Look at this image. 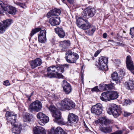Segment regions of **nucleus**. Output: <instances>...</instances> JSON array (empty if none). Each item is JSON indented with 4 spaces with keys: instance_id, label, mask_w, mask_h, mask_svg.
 <instances>
[{
    "instance_id": "27",
    "label": "nucleus",
    "mask_w": 134,
    "mask_h": 134,
    "mask_svg": "<svg viewBox=\"0 0 134 134\" xmlns=\"http://www.w3.org/2000/svg\"><path fill=\"white\" fill-rule=\"evenodd\" d=\"M85 23H83V25L81 26V28L83 30H86L90 27L91 25L88 21L86 20H85L84 21Z\"/></svg>"
},
{
    "instance_id": "36",
    "label": "nucleus",
    "mask_w": 134,
    "mask_h": 134,
    "mask_svg": "<svg viewBox=\"0 0 134 134\" xmlns=\"http://www.w3.org/2000/svg\"><path fill=\"white\" fill-rule=\"evenodd\" d=\"M23 118L25 121H30V114L28 113L26 114L23 116Z\"/></svg>"
},
{
    "instance_id": "38",
    "label": "nucleus",
    "mask_w": 134,
    "mask_h": 134,
    "mask_svg": "<svg viewBox=\"0 0 134 134\" xmlns=\"http://www.w3.org/2000/svg\"><path fill=\"white\" fill-rule=\"evenodd\" d=\"M38 39L39 41L42 43H45L46 41V37L42 36H38Z\"/></svg>"
},
{
    "instance_id": "44",
    "label": "nucleus",
    "mask_w": 134,
    "mask_h": 134,
    "mask_svg": "<svg viewBox=\"0 0 134 134\" xmlns=\"http://www.w3.org/2000/svg\"><path fill=\"white\" fill-rule=\"evenodd\" d=\"M16 4L17 5H18L20 7H21L22 8H26V6L25 5V4L24 3L23 4L21 3L17 2Z\"/></svg>"
},
{
    "instance_id": "24",
    "label": "nucleus",
    "mask_w": 134,
    "mask_h": 134,
    "mask_svg": "<svg viewBox=\"0 0 134 134\" xmlns=\"http://www.w3.org/2000/svg\"><path fill=\"white\" fill-rule=\"evenodd\" d=\"M108 92L109 93L110 100L116 99L118 97V95L117 92L110 91Z\"/></svg>"
},
{
    "instance_id": "53",
    "label": "nucleus",
    "mask_w": 134,
    "mask_h": 134,
    "mask_svg": "<svg viewBox=\"0 0 134 134\" xmlns=\"http://www.w3.org/2000/svg\"><path fill=\"white\" fill-rule=\"evenodd\" d=\"M4 4L2 2H0V13L1 12V9H2V6H3Z\"/></svg>"
},
{
    "instance_id": "42",
    "label": "nucleus",
    "mask_w": 134,
    "mask_h": 134,
    "mask_svg": "<svg viewBox=\"0 0 134 134\" xmlns=\"http://www.w3.org/2000/svg\"><path fill=\"white\" fill-rule=\"evenodd\" d=\"M45 114L41 112H39L37 115V116L38 119H40V120L42 119V117Z\"/></svg>"
},
{
    "instance_id": "7",
    "label": "nucleus",
    "mask_w": 134,
    "mask_h": 134,
    "mask_svg": "<svg viewBox=\"0 0 134 134\" xmlns=\"http://www.w3.org/2000/svg\"><path fill=\"white\" fill-rule=\"evenodd\" d=\"M96 13V10L94 8L88 7L83 11L82 16L84 18L88 19L90 17H93Z\"/></svg>"
},
{
    "instance_id": "19",
    "label": "nucleus",
    "mask_w": 134,
    "mask_h": 134,
    "mask_svg": "<svg viewBox=\"0 0 134 134\" xmlns=\"http://www.w3.org/2000/svg\"><path fill=\"white\" fill-rule=\"evenodd\" d=\"M55 30L56 33L60 38H62L64 37L65 36V32L62 28L57 27L55 28Z\"/></svg>"
},
{
    "instance_id": "34",
    "label": "nucleus",
    "mask_w": 134,
    "mask_h": 134,
    "mask_svg": "<svg viewBox=\"0 0 134 134\" xmlns=\"http://www.w3.org/2000/svg\"><path fill=\"white\" fill-rule=\"evenodd\" d=\"M48 109L52 114L56 111V110H58L55 108V106L53 105H51L48 108Z\"/></svg>"
},
{
    "instance_id": "46",
    "label": "nucleus",
    "mask_w": 134,
    "mask_h": 134,
    "mask_svg": "<svg viewBox=\"0 0 134 134\" xmlns=\"http://www.w3.org/2000/svg\"><path fill=\"white\" fill-rule=\"evenodd\" d=\"M130 34L134 37V27L131 28L130 30Z\"/></svg>"
},
{
    "instance_id": "28",
    "label": "nucleus",
    "mask_w": 134,
    "mask_h": 134,
    "mask_svg": "<svg viewBox=\"0 0 134 134\" xmlns=\"http://www.w3.org/2000/svg\"><path fill=\"white\" fill-rule=\"evenodd\" d=\"M70 41H64L61 42L60 44V46L64 48H66L69 45Z\"/></svg>"
},
{
    "instance_id": "18",
    "label": "nucleus",
    "mask_w": 134,
    "mask_h": 134,
    "mask_svg": "<svg viewBox=\"0 0 134 134\" xmlns=\"http://www.w3.org/2000/svg\"><path fill=\"white\" fill-rule=\"evenodd\" d=\"M42 63L41 59L40 58H37L31 61V65L32 68L34 69L37 66L41 65Z\"/></svg>"
},
{
    "instance_id": "30",
    "label": "nucleus",
    "mask_w": 134,
    "mask_h": 134,
    "mask_svg": "<svg viewBox=\"0 0 134 134\" xmlns=\"http://www.w3.org/2000/svg\"><path fill=\"white\" fill-rule=\"evenodd\" d=\"M7 28L6 26H5L4 24L2 23H0V34H2L4 33L5 31Z\"/></svg>"
},
{
    "instance_id": "41",
    "label": "nucleus",
    "mask_w": 134,
    "mask_h": 134,
    "mask_svg": "<svg viewBox=\"0 0 134 134\" xmlns=\"http://www.w3.org/2000/svg\"><path fill=\"white\" fill-rule=\"evenodd\" d=\"M55 122L58 123V124H64V122L63 121V120L61 118V117L60 118H59L58 119H57V121L55 120L54 121Z\"/></svg>"
},
{
    "instance_id": "25",
    "label": "nucleus",
    "mask_w": 134,
    "mask_h": 134,
    "mask_svg": "<svg viewBox=\"0 0 134 134\" xmlns=\"http://www.w3.org/2000/svg\"><path fill=\"white\" fill-rule=\"evenodd\" d=\"M49 121V117L45 114L42 117V119L40 120V121L39 123L40 125H43L45 124L48 122Z\"/></svg>"
},
{
    "instance_id": "49",
    "label": "nucleus",
    "mask_w": 134,
    "mask_h": 134,
    "mask_svg": "<svg viewBox=\"0 0 134 134\" xmlns=\"http://www.w3.org/2000/svg\"><path fill=\"white\" fill-rule=\"evenodd\" d=\"M115 45L119 46H124V44L119 42H117L115 43Z\"/></svg>"
},
{
    "instance_id": "47",
    "label": "nucleus",
    "mask_w": 134,
    "mask_h": 134,
    "mask_svg": "<svg viewBox=\"0 0 134 134\" xmlns=\"http://www.w3.org/2000/svg\"><path fill=\"white\" fill-rule=\"evenodd\" d=\"M91 91L92 92L96 91L98 92L99 91V90L98 88V86H97L94 87L93 88H92Z\"/></svg>"
},
{
    "instance_id": "33",
    "label": "nucleus",
    "mask_w": 134,
    "mask_h": 134,
    "mask_svg": "<svg viewBox=\"0 0 134 134\" xmlns=\"http://www.w3.org/2000/svg\"><path fill=\"white\" fill-rule=\"evenodd\" d=\"M103 87H104V88H102V90H108L109 89H111L113 88V86L111 84L106 85L105 84L104 85V86L103 85Z\"/></svg>"
},
{
    "instance_id": "52",
    "label": "nucleus",
    "mask_w": 134,
    "mask_h": 134,
    "mask_svg": "<svg viewBox=\"0 0 134 134\" xmlns=\"http://www.w3.org/2000/svg\"><path fill=\"white\" fill-rule=\"evenodd\" d=\"M130 114L129 113H128L126 112H124L123 114L125 116H129Z\"/></svg>"
},
{
    "instance_id": "29",
    "label": "nucleus",
    "mask_w": 134,
    "mask_h": 134,
    "mask_svg": "<svg viewBox=\"0 0 134 134\" xmlns=\"http://www.w3.org/2000/svg\"><path fill=\"white\" fill-rule=\"evenodd\" d=\"M89 30L86 32L87 33L90 35H92L96 30V28L94 26H90Z\"/></svg>"
},
{
    "instance_id": "6",
    "label": "nucleus",
    "mask_w": 134,
    "mask_h": 134,
    "mask_svg": "<svg viewBox=\"0 0 134 134\" xmlns=\"http://www.w3.org/2000/svg\"><path fill=\"white\" fill-rule=\"evenodd\" d=\"M108 60V58L101 57L99 58L98 62L96 63V65L100 70L107 71L108 70L107 64Z\"/></svg>"
},
{
    "instance_id": "17",
    "label": "nucleus",
    "mask_w": 134,
    "mask_h": 134,
    "mask_svg": "<svg viewBox=\"0 0 134 134\" xmlns=\"http://www.w3.org/2000/svg\"><path fill=\"white\" fill-rule=\"evenodd\" d=\"M49 22L52 25H58L60 22V18L58 17H52L49 20Z\"/></svg>"
},
{
    "instance_id": "60",
    "label": "nucleus",
    "mask_w": 134,
    "mask_h": 134,
    "mask_svg": "<svg viewBox=\"0 0 134 134\" xmlns=\"http://www.w3.org/2000/svg\"><path fill=\"white\" fill-rule=\"evenodd\" d=\"M83 78L81 77V80L83 81Z\"/></svg>"
},
{
    "instance_id": "43",
    "label": "nucleus",
    "mask_w": 134,
    "mask_h": 134,
    "mask_svg": "<svg viewBox=\"0 0 134 134\" xmlns=\"http://www.w3.org/2000/svg\"><path fill=\"white\" fill-rule=\"evenodd\" d=\"M133 101L129 99H125L124 103V105H130L132 103Z\"/></svg>"
},
{
    "instance_id": "58",
    "label": "nucleus",
    "mask_w": 134,
    "mask_h": 134,
    "mask_svg": "<svg viewBox=\"0 0 134 134\" xmlns=\"http://www.w3.org/2000/svg\"><path fill=\"white\" fill-rule=\"evenodd\" d=\"M130 129H131V130H132V127H130Z\"/></svg>"
},
{
    "instance_id": "32",
    "label": "nucleus",
    "mask_w": 134,
    "mask_h": 134,
    "mask_svg": "<svg viewBox=\"0 0 134 134\" xmlns=\"http://www.w3.org/2000/svg\"><path fill=\"white\" fill-rule=\"evenodd\" d=\"M41 30L40 28H36L35 29H33L31 31L30 34V36L31 37H32L34 34L36 33L37 32L40 31Z\"/></svg>"
},
{
    "instance_id": "3",
    "label": "nucleus",
    "mask_w": 134,
    "mask_h": 134,
    "mask_svg": "<svg viewBox=\"0 0 134 134\" xmlns=\"http://www.w3.org/2000/svg\"><path fill=\"white\" fill-rule=\"evenodd\" d=\"M59 104L63 110H71L74 108L75 106V103L68 98L62 100Z\"/></svg>"
},
{
    "instance_id": "31",
    "label": "nucleus",
    "mask_w": 134,
    "mask_h": 134,
    "mask_svg": "<svg viewBox=\"0 0 134 134\" xmlns=\"http://www.w3.org/2000/svg\"><path fill=\"white\" fill-rule=\"evenodd\" d=\"M12 21L11 20H6L3 21L2 23L4 24L5 26H6V28H7V27L11 24Z\"/></svg>"
},
{
    "instance_id": "13",
    "label": "nucleus",
    "mask_w": 134,
    "mask_h": 134,
    "mask_svg": "<svg viewBox=\"0 0 134 134\" xmlns=\"http://www.w3.org/2000/svg\"><path fill=\"white\" fill-rule=\"evenodd\" d=\"M126 63L127 68L130 70L132 71L134 69V66L133 62L132 60L131 57L130 55L127 56Z\"/></svg>"
},
{
    "instance_id": "45",
    "label": "nucleus",
    "mask_w": 134,
    "mask_h": 134,
    "mask_svg": "<svg viewBox=\"0 0 134 134\" xmlns=\"http://www.w3.org/2000/svg\"><path fill=\"white\" fill-rule=\"evenodd\" d=\"M3 84L5 86H8L10 85V83L9 82L8 80H7L3 82Z\"/></svg>"
},
{
    "instance_id": "50",
    "label": "nucleus",
    "mask_w": 134,
    "mask_h": 134,
    "mask_svg": "<svg viewBox=\"0 0 134 134\" xmlns=\"http://www.w3.org/2000/svg\"><path fill=\"white\" fill-rule=\"evenodd\" d=\"M65 0H62V1L63 3H64V1ZM68 2L71 4H72L74 2V1L73 0H67Z\"/></svg>"
},
{
    "instance_id": "62",
    "label": "nucleus",
    "mask_w": 134,
    "mask_h": 134,
    "mask_svg": "<svg viewBox=\"0 0 134 134\" xmlns=\"http://www.w3.org/2000/svg\"><path fill=\"white\" fill-rule=\"evenodd\" d=\"M132 73L133 74V72H132Z\"/></svg>"
},
{
    "instance_id": "21",
    "label": "nucleus",
    "mask_w": 134,
    "mask_h": 134,
    "mask_svg": "<svg viewBox=\"0 0 134 134\" xmlns=\"http://www.w3.org/2000/svg\"><path fill=\"white\" fill-rule=\"evenodd\" d=\"M51 131H54V134H67V133L60 127H57L55 129L54 128H53Z\"/></svg>"
},
{
    "instance_id": "57",
    "label": "nucleus",
    "mask_w": 134,
    "mask_h": 134,
    "mask_svg": "<svg viewBox=\"0 0 134 134\" xmlns=\"http://www.w3.org/2000/svg\"><path fill=\"white\" fill-rule=\"evenodd\" d=\"M54 134V132L53 131L52 132L51 131V132H50L48 133V134Z\"/></svg>"
},
{
    "instance_id": "11",
    "label": "nucleus",
    "mask_w": 134,
    "mask_h": 134,
    "mask_svg": "<svg viewBox=\"0 0 134 134\" xmlns=\"http://www.w3.org/2000/svg\"><path fill=\"white\" fill-rule=\"evenodd\" d=\"M2 10L6 14H10L12 15H15L16 12V8L14 7L10 6H7L3 5L2 6Z\"/></svg>"
},
{
    "instance_id": "54",
    "label": "nucleus",
    "mask_w": 134,
    "mask_h": 134,
    "mask_svg": "<svg viewBox=\"0 0 134 134\" xmlns=\"http://www.w3.org/2000/svg\"><path fill=\"white\" fill-rule=\"evenodd\" d=\"M103 38H106L107 37V34L106 33H104L103 34Z\"/></svg>"
},
{
    "instance_id": "12",
    "label": "nucleus",
    "mask_w": 134,
    "mask_h": 134,
    "mask_svg": "<svg viewBox=\"0 0 134 134\" xmlns=\"http://www.w3.org/2000/svg\"><path fill=\"white\" fill-rule=\"evenodd\" d=\"M99 122L102 124L107 125L113 123L114 121L113 120L107 119L105 117H102L95 122L96 124L98 123Z\"/></svg>"
},
{
    "instance_id": "5",
    "label": "nucleus",
    "mask_w": 134,
    "mask_h": 134,
    "mask_svg": "<svg viewBox=\"0 0 134 134\" xmlns=\"http://www.w3.org/2000/svg\"><path fill=\"white\" fill-rule=\"evenodd\" d=\"M65 58L66 61L70 63H75L79 57L77 54L71 51H67L65 53Z\"/></svg>"
},
{
    "instance_id": "20",
    "label": "nucleus",
    "mask_w": 134,
    "mask_h": 134,
    "mask_svg": "<svg viewBox=\"0 0 134 134\" xmlns=\"http://www.w3.org/2000/svg\"><path fill=\"white\" fill-rule=\"evenodd\" d=\"M125 86L127 89L133 90L134 89V83L132 79H130L125 82Z\"/></svg>"
},
{
    "instance_id": "61",
    "label": "nucleus",
    "mask_w": 134,
    "mask_h": 134,
    "mask_svg": "<svg viewBox=\"0 0 134 134\" xmlns=\"http://www.w3.org/2000/svg\"><path fill=\"white\" fill-rule=\"evenodd\" d=\"M93 58H92V59H93Z\"/></svg>"
},
{
    "instance_id": "14",
    "label": "nucleus",
    "mask_w": 134,
    "mask_h": 134,
    "mask_svg": "<svg viewBox=\"0 0 134 134\" xmlns=\"http://www.w3.org/2000/svg\"><path fill=\"white\" fill-rule=\"evenodd\" d=\"M60 9L55 8L49 12L47 14V16L49 18L53 16H58L60 14Z\"/></svg>"
},
{
    "instance_id": "40",
    "label": "nucleus",
    "mask_w": 134,
    "mask_h": 134,
    "mask_svg": "<svg viewBox=\"0 0 134 134\" xmlns=\"http://www.w3.org/2000/svg\"><path fill=\"white\" fill-rule=\"evenodd\" d=\"M119 74L120 75V76L121 77H123L125 75V71L124 70L122 69H120Z\"/></svg>"
},
{
    "instance_id": "63",
    "label": "nucleus",
    "mask_w": 134,
    "mask_h": 134,
    "mask_svg": "<svg viewBox=\"0 0 134 134\" xmlns=\"http://www.w3.org/2000/svg\"><path fill=\"white\" fill-rule=\"evenodd\" d=\"M82 18H82L81 19H82Z\"/></svg>"
},
{
    "instance_id": "4",
    "label": "nucleus",
    "mask_w": 134,
    "mask_h": 134,
    "mask_svg": "<svg viewBox=\"0 0 134 134\" xmlns=\"http://www.w3.org/2000/svg\"><path fill=\"white\" fill-rule=\"evenodd\" d=\"M107 113L109 114H112L115 118H117L121 113V109L120 107L114 104H111L109 105Z\"/></svg>"
},
{
    "instance_id": "22",
    "label": "nucleus",
    "mask_w": 134,
    "mask_h": 134,
    "mask_svg": "<svg viewBox=\"0 0 134 134\" xmlns=\"http://www.w3.org/2000/svg\"><path fill=\"white\" fill-rule=\"evenodd\" d=\"M99 130L101 132L105 133H107L112 132V128L110 126H101L100 127Z\"/></svg>"
},
{
    "instance_id": "26",
    "label": "nucleus",
    "mask_w": 134,
    "mask_h": 134,
    "mask_svg": "<svg viewBox=\"0 0 134 134\" xmlns=\"http://www.w3.org/2000/svg\"><path fill=\"white\" fill-rule=\"evenodd\" d=\"M61 115V113L59 110H56L55 112H54L52 114V116L54 118V121L56 120L57 121V119L59 118H60Z\"/></svg>"
},
{
    "instance_id": "35",
    "label": "nucleus",
    "mask_w": 134,
    "mask_h": 134,
    "mask_svg": "<svg viewBox=\"0 0 134 134\" xmlns=\"http://www.w3.org/2000/svg\"><path fill=\"white\" fill-rule=\"evenodd\" d=\"M85 21V20L84 19H79L77 21L76 24L77 26L79 28H81V26H82L83 21Z\"/></svg>"
},
{
    "instance_id": "48",
    "label": "nucleus",
    "mask_w": 134,
    "mask_h": 134,
    "mask_svg": "<svg viewBox=\"0 0 134 134\" xmlns=\"http://www.w3.org/2000/svg\"><path fill=\"white\" fill-rule=\"evenodd\" d=\"M101 50H98L95 53L94 56L95 57H96L98 54L101 52Z\"/></svg>"
},
{
    "instance_id": "59",
    "label": "nucleus",
    "mask_w": 134,
    "mask_h": 134,
    "mask_svg": "<svg viewBox=\"0 0 134 134\" xmlns=\"http://www.w3.org/2000/svg\"><path fill=\"white\" fill-rule=\"evenodd\" d=\"M113 34V32H112L111 34L112 35Z\"/></svg>"
},
{
    "instance_id": "23",
    "label": "nucleus",
    "mask_w": 134,
    "mask_h": 134,
    "mask_svg": "<svg viewBox=\"0 0 134 134\" xmlns=\"http://www.w3.org/2000/svg\"><path fill=\"white\" fill-rule=\"evenodd\" d=\"M110 98L109 93L108 92L102 93L100 96L101 100L104 101H106L107 100H110Z\"/></svg>"
},
{
    "instance_id": "10",
    "label": "nucleus",
    "mask_w": 134,
    "mask_h": 134,
    "mask_svg": "<svg viewBox=\"0 0 134 134\" xmlns=\"http://www.w3.org/2000/svg\"><path fill=\"white\" fill-rule=\"evenodd\" d=\"M103 110V107L100 103H97L92 107L91 111L92 113L96 115H99L101 114Z\"/></svg>"
},
{
    "instance_id": "55",
    "label": "nucleus",
    "mask_w": 134,
    "mask_h": 134,
    "mask_svg": "<svg viewBox=\"0 0 134 134\" xmlns=\"http://www.w3.org/2000/svg\"><path fill=\"white\" fill-rule=\"evenodd\" d=\"M32 94H31L30 96L26 95V96H27V97L28 98V99L29 100H30V98L32 96Z\"/></svg>"
},
{
    "instance_id": "51",
    "label": "nucleus",
    "mask_w": 134,
    "mask_h": 134,
    "mask_svg": "<svg viewBox=\"0 0 134 134\" xmlns=\"http://www.w3.org/2000/svg\"><path fill=\"white\" fill-rule=\"evenodd\" d=\"M114 43V41L113 40H108V43L110 44L111 45H113V43Z\"/></svg>"
},
{
    "instance_id": "37",
    "label": "nucleus",
    "mask_w": 134,
    "mask_h": 134,
    "mask_svg": "<svg viewBox=\"0 0 134 134\" xmlns=\"http://www.w3.org/2000/svg\"><path fill=\"white\" fill-rule=\"evenodd\" d=\"M111 77L113 80L115 81H118V77L117 73L114 72L111 75Z\"/></svg>"
},
{
    "instance_id": "39",
    "label": "nucleus",
    "mask_w": 134,
    "mask_h": 134,
    "mask_svg": "<svg viewBox=\"0 0 134 134\" xmlns=\"http://www.w3.org/2000/svg\"><path fill=\"white\" fill-rule=\"evenodd\" d=\"M46 31L44 30L40 31V34H38V36H42L46 37Z\"/></svg>"
},
{
    "instance_id": "16",
    "label": "nucleus",
    "mask_w": 134,
    "mask_h": 134,
    "mask_svg": "<svg viewBox=\"0 0 134 134\" xmlns=\"http://www.w3.org/2000/svg\"><path fill=\"white\" fill-rule=\"evenodd\" d=\"M34 134H46L45 130L41 126H37L34 128Z\"/></svg>"
},
{
    "instance_id": "56",
    "label": "nucleus",
    "mask_w": 134,
    "mask_h": 134,
    "mask_svg": "<svg viewBox=\"0 0 134 134\" xmlns=\"http://www.w3.org/2000/svg\"><path fill=\"white\" fill-rule=\"evenodd\" d=\"M84 126L85 128H86V131H88V128L87 127V126L86 125V124H84Z\"/></svg>"
},
{
    "instance_id": "15",
    "label": "nucleus",
    "mask_w": 134,
    "mask_h": 134,
    "mask_svg": "<svg viewBox=\"0 0 134 134\" xmlns=\"http://www.w3.org/2000/svg\"><path fill=\"white\" fill-rule=\"evenodd\" d=\"M63 86L64 90L66 94H68L71 92V87L70 85L65 80L63 81Z\"/></svg>"
},
{
    "instance_id": "9",
    "label": "nucleus",
    "mask_w": 134,
    "mask_h": 134,
    "mask_svg": "<svg viewBox=\"0 0 134 134\" xmlns=\"http://www.w3.org/2000/svg\"><path fill=\"white\" fill-rule=\"evenodd\" d=\"M68 119L67 123L68 125L70 126H73L77 122L79 118L77 116L73 113H69Z\"/></svg>"
},
{
    "instance_id": "1",
    "label": "nucleus",
    "mask_w": 134,
    "mask_h": 134,
    "mask_svg": "<svg viewBox=\"0 0 134 134\" xmlns=\"http://www.w3.org/2000/svg\"><path fill=\"white\" fill-rule=\"evenodd\" d=\"M68 68L69 65L67 64L50 66L47 68L48 72L44 74V76L49 78H63L64 76L60 73H63L65 69Z\"/></svg>"
},
{
    "instance_id": "8",
    "label": "nucleus",
    "mask_w": 134,
    "mask_h": 134,
    "mask_svg": "<svg viewBox=\"0 0 134 134\" xmlns=\"http://www.w3.org/2000/svg\"><path fill=\"white\" fill-rule=\"evenodd\" d=\"M42 108L41 103L39 101L36 100L31 104L29 107V109L31 112H38L41 110Z\"/></svg>"
},
{
    "instance_id": "2",
    "label": "nucleus",
    "mask_w": 134,
    "mask_h": 134,
    "mask_svg": "<svg viewBox=\"0 0 134 134\" xmlns=\"http://www.w3.org/2000/svg\"><path fill=\"white\" fill-rule=\"evenodd\" d=\"M7 120V124L10 123L13 125L12 129V133L16 134H20L22 129L21 125L20 122H16V115L10 111H7L5 115Z\"/></svg>"
}]
</instances>
